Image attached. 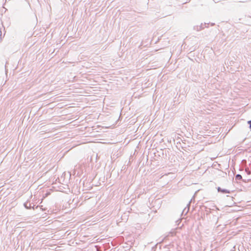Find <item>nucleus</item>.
I'll list each match as a JSON object with an SVG mask.
<instances>
[{
	"instance_id": "1",
	"label": "nucleus",
	"mask_w": 251,
	"mask_h": 251,
	"mask_svg": "<svg viewBox=\"0 0 251 251\" xmlns=\"http://www.w3.org/2000/svg\"><path fill=\"white\" fill-rule=\"evenodd\" d=\"M218 191L219 192H223V193H229V191H227L226 190H222L220 187H218Z\"/></svg>"
},
{
	"instance_id": "2",
	"label": "nucleus",
	"mask_w": 251,
	"mask_h": 251,
	"mask_svg": "<svg viewBox=\"0 0 251 251\" xmlns=\"http://www.w3.org/2000/svg\"><path fill=\"white\" fill-rule=\"evenodd\" d=\"M237 177H238V178H242V176H241L240 175H238L237 176Z\"/></svg>"
}]
</instances>
